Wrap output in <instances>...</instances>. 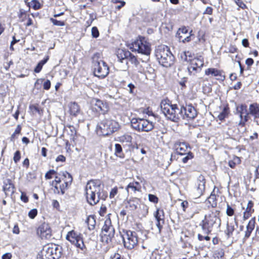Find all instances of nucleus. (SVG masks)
I'll return each instance as SVG.
<instances>
[{
    "instance_id": "8",
    "label": "nucleus",
    "mask_w": 259,
    "mask_h": 259,
    "mask_svg": "<svg viewBox=\"0 0 259 259\" xmlns=\"http://www.w3.org/2000/svg\"><path fill=\"white\" fill-rule=\"evenodd\" d=\"M130 49L133 52H138V53L146 55L144 60L142 58L140 59L142 63H146L149 60V55L151 52V49L149 44L146 41L144 38L140 37L129 45Z\"/></svg>"
},
{
    "instance_id": "60",
    "label": "nucleus",
    "mask_w": 259,
    "mask_h": 259,
    "mask_svg": "<svg viewBox=\"0 0 259 259\" xmlns=\"http://www.w3.org/2000/svg\"><path fill=\"white\" fill-rule=\"evenodd\" d=\"M20 199L24 203H27L29 201V199L28 196L26 195V193L24 192H21Z\"/></svg>"
},
{
    "instance_id": "6",
    "label": "nucleus",
    "mask_w": 259,
    "mask_h": 259,
    "mask_svg": "<svg viewBox=\"0 0 259 259\" xmlns=\"http://www.w3.org/2000/svg\"><path fill=\"white\" fill-rule=\"evenodd\" d=\"M62 247L56 244H49L44 246L37 255V259H59L62 255Z\"/></svg>"
},
{
    "instance_id": "43",
    "label": "nucleus",
    "mask_w": 259,
    "mask_h": 259,
    "mask_svg": "<svg viewBox=\"0 0 259 259\" xmlns=\"http://www.w3.org/2000/svg\"><path fill=\"white\" fill-rule=\"evenodd\" d=\"M203 66H189L188 70L190 75H195L197 72L201 70Z\"/></svg>"
},
{
    "instance_id": "22",
    "label": "nucleus",
    "mask_w": 259,
    "mask_h": 259,
    "mask_svg": "<svg viewBox=\"0 0 259 259\" xmlns=\"http://www.w3.org/2000/svg\"><path fill=\"white\" fill-rule=\"evenodd\" d=\"M176 153L180 155H185L186 153L191 151V147L188 143L177 141L174 144Z\"/></svg>"
},
{
    "instance_id": "30",
    "label": "nucleus",
    "mask_w": 259,
    "mask_h": 259,
    "mask_svg": "<svg viewBox=\"0 0 259 259\" xmlns=\"http://www.w3.org/2000/svg\"><path fill=\"white\" fill-rule=\"evenodd\" d=\"M70 140L72 143L73 146H78L81 148L85 143V138L79 134L70 138Z\"/></svg>"
},
{
    "instance_id": "26",
    "label": "nucleus",
    "mask_w": 259,
    "mask_h": 259,
    "mask_svg": "<svg viewBox=\"0 0 259 259\" xmlns=\"http://www.w3.org/2000/svg\"><path fill=\"white\" fill-rule=\"evenodd\" d=\"M125 190L128 194L133 193L135 194L137 192L142 191V186L141 184L136 181L130 182L125 187Z\"/></svg>"
},
{
    "instance_id": "16",
    "label": "nucleus",
    "mask_w": 259,
    "mask_h": 259,
    "mask_svg": "<svg viewBox=\"0 0 259 259\" xmlns=\"http://www.w3.org/2000/svg\"><path fill=\"white\" fill-rule=\"evenodd\" d=\"M180 110L182 111L181 118L187 121L194 119L197 115L196 109L191 105L181 106Z\"/></svg>"
},
{
    "instance_id": "50",
    "label": "nucleus",
    "mask_w": 259,
    "mask_h": 259,
    "mask_svg": "<svg viewBox=\"0 0 259 259\" xmlns=\"http://www.w3.org/2000/svg\"><path fill=\"white\" fill-rule=\"evenodd\" d=\"M191 64L192 65H203V59L200 56L199 58H195L192 61Z\"/></svg>"
},
{
    "instance_id": "12",
    "label": "nucleus",
    "mask_w": 259,
    "mask_h": 259,
    "mask_svg": "<svg viewBox=\"0 0 259 259\" xmlns=\"http://www.w3.org/2000/svg\"><path fill=\"white\" fill-rule=\"evenodd\" d=\"M141 203V199L136 197H132L124 200L123 204L126 209H122L120 212V217H124L127 214V211L132 212L136 210L140 206Z\"/></svg>"
},
{
    "instance_id": "51",
    "label": "nucleus",
    "mask_w": 259,
    "mask_h": 259,
    "mask_svg": "<svg viewBox=\"0 0 259 259\" xmlns=\"http://www.w3.org/2000/svg\"><path fill=\"white\" fill-rule=\"evenodd\" d=\"M38 211L37 209L33 208L31 209L28 213L29 218L31 219H34L37 215Z\"/></svg>"
},
{
    "instance_id": "14",
    "label": "nucleus",
    "mask_w": 259,
    "mask_h": 259,
    "mask_svg": "<svg viewBox=\"0 0 259 259\" xmlns=\"http://www.w3.org/2000/svg\"><path fill=\"white\" fill-rule=\"evenodd\" d=\"M118 141L122 144L124 148H127L126 152H132L135 149L139 148L137 142H133V138L132 135L128 134H125L118 137Z\"/></svg>"
},
{
    "instance_id": "45",
    "label": "nucleus",
    "mask_w": 259,
    "mask_h": 259,
    "mask_svg": "<svg viewBox=\"0 0 259 259\" xmlns=\"http://www.w3.org/2000/svg\"><path fill=\"white\" fill-rule=\"evenodd\" d=\"M93 63L94 65H104L105 62L101 59L99 54H96L93 57Z\"/></svg>"
},
{
    "instance_id": "10",
    "label": "nucleus",
    "mask_w": 259,
    "mask_h": 259,
    "mask_svg": "<svg viewBox=\"0 0 259 259\" xmlns=\"http://www.w3.org/2000/svg\"><path fill=\"white\" fill-rule=\"evenodd\" d=\"M131 123L132 127L139 132H149L154 127L152 122L145 118H133Z\"/></svg>"
},
{
    "instance_id": "40",
    "label": "nucleus",
    "mask_w": 259,
    "mask_h": 259,
    "mask_svg": "<svg viewBox=\"0 0 259 259\" xmlns=\"http://www.w3.org/2000/svg\"><path fill=\"white\" fill-rule=\"evenodd\" d=\"M235 205L232 206L229 204V203H227L226 213L227 216L230 217L234 216L235 214Z\"/></svg>"
},
{
    "instance_id": "56",
    "label": "nucleus",
    "mask_w": 259,
    "mask_h": 259,
    "mask_svg": "<svg viewBox=\"0 0 259 259\" xmlns=\"http://www.w3.org/2000/svg\"><path fill=\"white\" fill-rule=\"evenodd\" d=\"M249 113H247V114H244L243 116H242V119H240V121L239 124L242 126H244L246 123V122L248 120Z\"/></svg>"
},
{
    "instance_id": "18",
    "label": "nucleus",
    "mask_w": 259,
    "mask_h": 259,
    "mask_svg": "<svg viewBox=\"0 0 259 259\" xmlns=\"http://www.w3.org/2000/svg\"><path fill=\"white\" fill-rule=\"evenodd\" d=\"M205 74L207 76L214 77L220 82H223L226 78L225 73L223 70L215 68H209L205 70Z\"/></svg>"
},
{
    "instance_id": "17",
    "label": "nucleus",
    "mask_w": 259,
    "mask_h": 259,
    "mask_svg": "<svg viewBox=\"0 0 259 259\" xmlns=\"http://www.w3.org/2000/svg\"><path fill=\"white\" fill-rule=\"evenodd\" d=\"M36 233L42 239H48L52 236V230L48 224L43 223L37 228Z\"/></svg>"
},
{
    "instance_id": "64",
    "label": "nucleus",
    "mask_w": 259,
    "mask_h": 259,
    "mask_svg": "<svg viewBox=\"0 0 259 259\" xmlns=\"http://www.w3.org/2000/svg\"><path fill=\"white\" fill-rule=\"evenodd\" d=\"M22 165L26 169H28L29 167L30 161L29 159L28 158H26L25 159H24V160L22 162Z\"/></svg>"
},
{
    "instance_id": "1",
    "label": "nucleus",
    "mask_w": 259,
    "mask_h": 259,
    "mask_svg": "<svg viewBox=\"0 0 259 259\" xmlns=\"http://www.w3.org/2000/svg\"><path fill=\"white\" fill-rule=\"evenodd\" d=\"M220 212L219 210L215 209L211 210L204 215L199 226L203 233L206 235L203 236L201 234L198 233L197 238L199 241L210 240V237L208 235L211 233L214 227L221 225Z\"/></svg>"
},
{
    "instance_id": "7",
    "label": "nucleus",
    "mask_w": 259,
    "mask_h": 259,
    "mask_svg": "<svg viewBox=\"0 0 259 259\" xmlns=\"http://www.w3.org/2000/svg\"><path fill=\"white\" fill-rule=\"evenodd\" d=\"M118 125V123L115 120L110 118H104L98 123L96 131L100 136H109L117 131Z\"/></svg>"
},
{
    "instance_id": "21",
    "label": "nucleus",
    "mask_w": 259,
    "mask_h": 259,
    "mask_svg": "<svg viewBox=\"0 0 259 259\" xmlns=\"http://www.w3.org/2000/svg\"><path fill=\"white\" fill-rule=\"evenodd\" d=\"M154 216L156 220V225L159 231L161 232L165 223V214L163 209L160 208H157L154 213Z\"/></svg>"
},
{
    "instance_id": "34",
    "label": "nucleus",
    "mask_w": 259,
    "mask_h": 259,
    "mask_svg": "<svg viewBox=\"0 0 259 259\" xmlns=\"http://www.w3.org/2000/svg\"><path fill=\"white\" fill-rule=\"evenodd\" d=\"M85 223L88 225L89 230H94L96 225V216L95 215H89L85 220Z\"/></svg>"
},
{
    "instance_id": "19",
    "label": "nucleus",
    "mask_w": 259,
    "mask_h": 259,
    "mask_svg": "<svg viewBox=\"0 0 259 259\" xmlns=\"http://www.w3.org/2000/svg\"><path fill=\"white\" fill-rule=\"evenodd\" d=\"M206 180L204 177L201 175L197 179V185L194 191V195L196 198H199L202 196L205 191Z\"/></svg>"
},
{
    "instance_id": "2",
    "label": "nucleus",
    "mask_w": 259,
    "mask_h": 259,
    "mask_svg": "<svg viewBox=\"0 0 259 259\" xmlns=\"http://www.w3.org/2000/svg\"><path fill=\"white\" fill-rule=\"evenodd\" d=\"M102 182L99 179L89 181L85 187V195L88 202L91 205L98 203L100 199L105 200L107 193L101 187Z\"/></svg>"
},
{
    "instance_id": "31",
    "label": "nucleus",
    "mask_w": 259,
    "mask_h": 259,
    "mask_svg": "<svg viewBox=\"0 0 259 259\" xmlns=\"http://www.w3.org/2000/svg\"><path fill=\"white\" fill-rule=\"evenodd\" d=\"M68 108L69 113L74 116H76L80 111L79 105L75 102H70L68 105Z\"/></svg>"
},
{
    "instance_id": "39",
    "label": "nucleus",
    "mask_w": 259,
    "mask_h": 259,
    "mask_svg": "<svg viewBox=\"0 0 259 259\" xmlns=\"http://www.w3.org/2000/svg\"><path fill=\"white\" fill-rule=\"evenodd\" d=\"M237 111L239 114L240 119H242V116H243L244 114L248 113L247 105L245 104H241L237 106Z\"/></svg>"
},
{
    "instance_id": "4",
    "label": "nucleus",
    "mask_w": 259,
    "mask_h": 259,
    "mask_svg": "<svg viewBox=\"0 0 259 259\" xmlns=\"http://www.w3.org/2000/svg\"><path fill=\"white\" fill-rule=\"evenodd\" d=\"M161 111L165 116L172 121L177 122L181 118L182 111L178 105L172 104L171 101L166 98L161 100L160 103Z\"/></svg>"
},
{
    "instance_id": "9",
    "label": "nucleus",
    "mask_w": 259,
    "mask_h": 259,
    "mask_svg": "<svg viewBox=\"0 0 259 259\" xmlns=\"http://www.w3.org/2000/svg\"><path fill=\"white\" fill-rule=\"evenodd\" d=\"M65 239L70 243L74 246L77 249L84 251L87 249L84 242L83 234L74 229L68 231L66 235Z\"/></svg>"
},
{
    "instance_id": "27",
    "label": "nucleus",
    "mask_w": 259,
    "mask_h": 259,
    "mask_svg": "<svg viewBox=\"0 0 259 259\" xmlns=\"http://www.w3.org/2000/svg\"><path fill=\"white\" fill-rule=\"evenodd\" d=\"M94 68V75L100 78H105L109 72L108 66H96Z\"/></svg>"
},
{
    "instance_id": "32",
    "label": "nucleus",
    "mask_w": 259,
    "mask_h": 259,
    "mask_svg": "<svg viewBox=\"0 0 259 259\" xmlns=\"http://www.w3.org/2000/svg\"><path fill=\"white\" fill-rule=\"evenodd\" d=\"M230 113V107L228 104H226L223 106L222 111L218 116L219 120L223 121L225 118L228 117Z\"/></svg>"
},
{
    "instance_id": "53",
    "label": "nucleus",
    "mask_w": 259,
    "mask_h": 259,
    "mask_svg": "<svg viewBox=\"0 0 259 259\" xmlns=\"http://www.w3.org/2000/svg\"><path fill=\"white\" fill-rule=\"evenodd\" d=\"M30 5L35 10L40 8V4L36 0H32L30 2Z\"/></svg>"
},
{
    "instance_id": "5",
    "label": "nucleus",
    "mask_w": 259,
    "mask_h": 259,
    "mask_svg": "<svg viewBox=\"0 0 259 259\" xmlns=\"http://www.w3.org/2000/svg\"><path fill=\"white\" fill-rule=\"evenodd\" d=\"M110 214L106 217L100 233L101 241L110 247L115 239V229L110 218Z\"/></svg>"
},
{
    "instance_id": "44",
    "label": "nucleus",
    "mask_w": 259,
    "mask_h": 259,
    "mask_svg": "<svg viewBox=\"0 0 259 259\" xmlns=\"http://www.w3.org/2000/svg\"><path fill=\"white\" fill-rule=\"evenodd\" d=\"M225 255V251L224 249L220 248L214 251L213 256L215 258L217 257L218 259H223Z\"/></svg>"
},
{
    "instance_id": "33",
    "label": "nucleus",
    "mask_w": 259,
    "mask_h": 259,
    "mask_svg": "<svg viewBox=\"0 0 259 259\" xmlns=\"http://www.w3.org/2000/svg\"><path fill=\"white\" fill-rule=\"evenodd\" d=\"M236 229L235 225L232 222H229L226 223V228L225 230V234L227 238H230L233 235V233Z\"/></svg>"
},
{
    "instance_id": "46",
    "label": "nucleus",
    "mask_w": 259,
    "mask_h": 259,
    "mask_svg": "<svg viewBox=\"0 0 259 259\" xmlns=\"http://www.w3.org/2000/svg\"><path fill=\"white\" fill-rule=\"evenodd\" d=\"M66 127H68L69 130L68 135L70 136V138L74 137L78 134L76 128L74 126L70 124H67Z\"/></svg>"
},
{
    "instance_id": "20",
    "label": "nucleus",
    "mask_w": 259,
    "mask_h": 259,
    "mask_svg": "<svg viewBox=\"0 0 259 259\" xmlns=\"http://www.w3.org/2000/svg\"><path fill=\"white\" fill-rule=\"evenodd\" d=\"M14 179L15 178H14L13 179L8 178L7 177L3 178L4 184L3 190L5 193L6 197H7L9 193L11 195H13L15 193L16 187L13 182Z\"/></svg>"
},
{
    "instance_id": "58",
    "label": "nucleus",
    "mask_w": 259,
    "mask_h": 259,
    "mask_svg": "<svg viewBox=\"0 0 259 259\" xmlns=\"http://www.w3.org/2000/svg\"><path fill=\"white\" fill-rule=\"evenodd\" d=\"M259 180V164L255 167L254 170V181Z\"/></svg>"
},
{
    "instance_id": "15",
    "label": "nucleus",
    "mask_w": 259,
    "mask_h": 259,
    "mask_svg": "<svg viewBox=\"0 0 259 259\" xmlns=\"http://www.w3.org/2000/svg\"><path fill=\"white\" fill-rule=\"evenodd\" d=\"M155 55L159 60V63L164 65V63H168V58L170 59L171 53L167 46H160L155 50Z\"/></svg>"
},
{
    "instance_id": "24",
    "label": "nucleus",
    "mask_w": 259,
    "mask_h": 259,
    "mask_svg": "<svg viewBox=\"0 0 259 259\" xmlns=\"http://www.w3.org/2000/svg\"><path fill=\"white\" fill-rule=\"evenodd\" d=\"M221 193V192L219 188L214 186L210 195L206 200L212 208H215L217 207L218 204V199L219 197V194Z\"/></svg>"
},
{
    "instance_id": "54",
    "label": "nucleus",
    "mask_w": 259,
    "mask_h": 259,
    "mask_svg": "<svg viewBox=\"0 0 259 259\" xmlns=\"http://www.w3.org/2000/svg\"><path fill=\"white\" fill-rule=\"evenodd\" d=\"M118 190L117 186L112 188L109 193V197L112 199L118 193Z\"/></svg>"
},
{
    "instance_id": "59",
    "label": "nucleus",
    "mask_w": 259,
    "mask_h": 259,
    "mask_svg": "<svg viewBox=\"0 0 259 259\" xmlns=\"http://www.w3.org/2000/svg\"><path fill=\"white\" fill-rule=\"evenodd\" d=\"M51 22L53 23L54 25L57 26H64L65 23L63 21H59L56 19H54L53 18L51 19Z\"/></svg>"
},
{
    "instance_id": "28",
    "label": "nucleus",
    "mask_w": 259,
    "mask_h": 259,
    "mask_svg": "<svg viewBox=\"0 0 259 259\" xmlns=\"http://www.w3.org/2000/svg\"><path fill=\"white\" fill-rule=\"evenodd\" d=\"M254 203L253 201L249 200L247 206L243 212V220L246 221L250 218L254 212Z\"/></svg>"
},
{
    "instance_id": "48",
    "label": "nucleus",
    "mask_w": 259,
    "mask_h": 259,
    "mask_svg": "<svg viewBox=\"0 0 259 259\" xmlns=\"http://www.w3.org/2000/svg\"><path fill=\"white\" fill-rule=\"evenodd\" d=\"M21 157V152L17 150L14 154L13 160L15 163L17 164L19 162Z\"/></svg>"
},
{
    "instance_id": "52",
    "label": "nucleus",
    "mask_w": 259,
    "mask_h": 259,
    "mask_svg": "<svg viewBox=\"0 0 259 259\" xmlns=\"http://www.w3.org/2000/svg\"><path fill=\"white\" fill-rule=\"evenodd\" d=\"M148 199L149 201L155 204H157L159 201L158 198L156 195L151 194L148 195Z\"/></svg>"
},
{
    "instance_id": "13",
    "label": "nucleus",
    "mask_w": 259,
    "mask_h": 259,
    "mask_svg": "<svg viewBox=\"0 0 259 259\" xmlns=\"http://www.w3.org/2000/svg\"><path fill=\"white\" fill-rule=\"evenodd\" d=\"M123 232L126 235V239L123 241L125 248L131 250L138 245L139 237L136 232L123 230Z\"/></svg>"
},
{
    "instance_id": "36",
    "label": "nucleus",
    "mask_w": 259,
    "mask_h": 259,
    "mask_svg": "<svg viewBox=\"0 0 259 259\" xmlns=\"http://www.w3.org/2000/svg\"><path fill=\"white\" fill-rule=\"evenodd\" d=\"M241 158L236 155H234L232 158L229 160L228 165L232 169H234L236 166L241 163Z\"/></svg>"
},
{
    "instance_id": "55",
    "label": "nucleus",
    "mask_w": 259,
    "mask_h": 259,
    "mask_svg": "<svg viewBox=\"0 0 259 259\" xmlns=\"http://www.w3.org/2000/svg\"><path fill=\"white\" fill-rule=\"evenodd\" d=\"M29 109L33 113L34 112L39 113L40 111L38 104L30 105L29 106Z\"/></svg>"
},
{
    "instance_id": "42",
    "label": "nucleus",
    "mask_w": 259,
    "mask_h": 259,
    "mask_svg": "<svg viewBox=\"0 0 259 259\" xmlns=\"http://www.w3.org/2000/svg\"><path fill=\"white\" fill-rule=\"evenodd\" d=\"M139 207L140 208V211L139 212V217L140 218L146 217L149 212L148 207L146 205L143 204L142 207H141L140 206H139Z\"/></svg>"
},
{
    "instance_id": "62",
    "label": "nucleus",
    "mask_w": 259,
    "mask_h": 259,
    "mask_svg": "<svg viewBox=\"0 0 259 259\" xmlns=\"http://www.w3.org/2000/svg\"><path fill=\"white\" fill-rule=\"evenodd\" d=\"M92 34L93 37L97 38L99 36V33L97 27H94L92 29Z\"/></svg>"
},
{
    "instance_id": "25",
    "label": "nucleus",
    "mask_w": 259,
    "mask_h": 259,
    "mask_svg": "<svg viewBox=\"0 0 259 259\" xmlns=\"http://www.w3.org/2000/svg\"><path fill=\"white\" fill-rule=\"evenodd\" d=\"M255 225L256 218L255 217H253L248 221L246 225V230L244 232V239H247L250 237L252 232L254 229H255Z\"/></svg>"
},
{
    "instance_id": "41",
    "label": "nucleus",
    "mask_w": 259,
    "mask_h": 259,
    "mask_svg": "<svg viewBox=\"0 0 259 259\" xmlns=\"http://www.w3.org/2000/svg\"><path fill=\"white\" fill-rule=\"evenodd\" d=\"M59 173L57 172V171L52 169L48 170L45 175V178L46 180H51L54 178L55 179V177L57 176H58Z\"/></svg>"
},
{
    "instance_id": "3",
    "label": "nucleus",
    "mask_w": 259,
    "mask_h": 259,
    "mask_svg": "<svg viewBox=\"0 0 259 259\" xmlns=\"http://www.w3.org/2000/svg\"><path fill=\"white\" fill-rule=\"evenodd\" d=\"M72 181V176L69 172L62 171L52 181L51 189L54 194L63 195L71 186Z\"/></svg>"
},
{
    "instance_id": "57",
    "label": "nucleus",
    "mask_w": 259,
    "mask_h": 259,
    "mask_svg": "<svg viewBox=\"0 0 259 259\" xmlns=\"http://www.w3.org/2000/svg\"><path fill=\"white\" fill-rule=\"evenodd\" d=\"M107 212V207L106 206L104 205V204H102L100 208V210L99 211V213L100 214V216L101 217H104L105 215V214H106Z\"/></svg>"
},
{
    "instance_id": "29",
    "label": "nucleus",
    "mask_w": 259,
    "mask_h": 259,
    "mask_svg": "<svg viewBox=\"0 0 259 259\" xmlns=\"http://www.w3.org/2000/svg\"><path fill=\"white\" fill-rule=\"evenodd\" d=\"M188 34V29L186 27L180 28L177 33V36L180 41L183 42H189L190 41L191 35H187Z\"/></svg>"
},
{
    "instance_id": "11",
    "label": "nucleus",
    "mask_w": 259,
    "mask_h": 259,
    "mask_svg": "<svg viewBox=\"0 0 259 259\" xmlns=\"http://www.w3.org/2000/svg\"><path fill=\"white\" fill-rule=\"evenodd\" d=\"M90 109L94 116H98L100 114H106L109 111V107L106 102L98 99H93L91 102Z\"/></svg>"
},
{
    "instance_id": "23",
    "label": "nucleus",
    "mask_w": 259,
    "mask_h": 259,
    "mask_svg": "<svg viewBox=\"0 0 259 259\" xmlns=\"http://www.w3.org/2000/svg\"><path fill=\"white\" fill-rule=\"evenodd\" d=\"M178 201H181L180 206L182 208L183 212H188V209L190 208L193 214L199 213L200 209L197 208L196 203L192 202L189 203L187 200L181 199H179Z\"/></svg>"
},
{
    "instance_id": "37",
    "label": "nucleus",
    "mask_w": 259,
    "mask_h": 259,
    "mask_svg": "<svg viewBox=\"0 0 259 259\" xmlns=\"http://www.w3.org/2000/svg\"><path fill=\"white\" fill-rule=\"evenodd\" d=\"M130 52H126L125 54H124L125 58H122V61H121V62L122 63H125L126 64H128L129 63H131V64H136V63L139 64V63H140V61L137 60V59L134 56H131L130 57V58H127V55H130Z\"/></svg>"
},
{
    "instance_id": "63",
    "label": "nucleus",
    "mask_w": 259,
    "mask_h": 259,
    "mask_svg": "<svg viewBox=\"0 0 259 259\" xmlns=\"http://www.w3.org/2000/svg\"><path fill=\"white\" fill-rule=\"evenodd\" d=\"M66 157L63 155H59L56 157L55 160L57 162H64L66 161Z\"/></svg>"
},
{
    "instance_id": "47",
    "label": "nucleus",
    "mask_w": 259,
    "mask_h": 259,
    "mask_svg": "<svg viewBox=\"0 0 259 259\" xmlns=\"http://www.w3.org/2000/svg\"><path fill=\"white\" fill-rule=\"evenodd\" d=\"M185 155H186V156L182 159V161L184 163H187L189 160H191L194 157V155L191 151L186 153Z\"/></svg>"
},
{
    "instance_id": "35",
    "label": "nucleus",
    "mask_w": 259,
    "mask_h": 259,
    "mask_svg": "<svg viewBox=\"0 0 259 259\" xmlns=\"http://www.w3.org/2000/svg\"><path fill=\"white\" fill-rule=\"evenodd\" d=\"M249 113L254 118H259V104L257 103L250 104Z\"/></svg>"
},
{
    "instance_id": "61",
    "label": "nucleus",
    "mask_w": 259,
    "mask_h": 259,
    "mask_svg": "<svg viewBox=\"0 0 259 259\" xmlns=\"http://www.w3.org/2000/svg\"><path fill=\"white\" fill-rule=\"evenodd\" d=\"M51 81L47 79L43 84V89L45 90H49L51 88Z\"/></svg>"
},
{
    "instance_id": "49",
    "label": "nucleus",
    "mask_w": 259,
    "mask_h": 259,
    "mask_svg": "<svg viewBox=\"0 0 259 259\" xmlns=\"http://www.w3.org/2000/svg\"><path fill=\"white\" fill-rule=\"evenodd\" d=\"M252 241L255 242H259V225H257L255 227L254 236L252 237Z\"/></svg>"
},
{
    "instance_id": "38",
    "label": "nucleus",
    "mask_w": 259,
    "mask_h": 259,
    "mask_svg": "<svg viewBox=\"0 0 259 259\" xmlns=\"http://www.w3.org/2000/svg\"><path fill=\"white\" fill-rule=\"evenodd\" d=\"M114 155L120 158H124L125 154L123 152L122 147L119 144H115Z\"/></svg>"
}]
</instances>
